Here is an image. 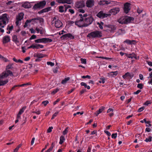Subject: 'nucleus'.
<instances>
[{"mask_svg":"<svg viewBox=\"0 0 152 152\" xmlns=\"http://www.w3.org/2000/svg\"><path fill=\"white\" fill-rule=\"evenodd\" d=\"M12 76V72L10 70H6L2 72L0 75V86H4L8 82L7 80H4L9 75Z\"/></svg>","mask_w":152,"mask_h":152,"instance_id":"f257e3e1","label":"nucleus"},{"mask_svg":"<svg viewBox=\"0 0 152 152\" xmlns=\"http://www.w3.org/2000/svg\"><path fill=\"white\" fill-rule=\"evenodd\" d=\"M102 36L101 32L98 31H92L89 33L87 37L89 38H100Z\"/></svg>","mask_w":152,"mask_h":152,"instance_id":"f03ea898","label":"nucleus"},{"mask_svg":"<svg viewBox=\"0 0 152 152\" xmlns=\"http://www.w3.org/2000/svg\"><path fill=\"white\" fill-rule=\"evenodd\" d=\"M79 15V16L80 17V18H77V20L75 22V25L79 27H86V26H84L86 25L84 23V21H83L84 18H83V15L80 14Z\"/></svg>","mask_w":152,"mask_h":152,"instance_id":"7ed1b4c3","label":"nucleus"},{"mask_svg":"<svg viewBox=\"0 0 152 152\" xmlns=\"http://www.w3.org/2000/svg\"><path fill=\"white\" fill-rule=\"evenodd\" d=\"M8 18H7V15L4 14L2 16H0V26L4 28L6 24V22H8Z\"/></svg>","mask_w":152,"mask_h":152,"instance_id":"20e7f679","label":"nucleus"},{"mask_svg":"<svg viewBox=\"0 0 152 152\" xmlns=\"http://www.w3.org/2000/svg\"><path fill=\"white\" fill-rule=\"evenodd\" d=\"M134 20V18L133 17H128L124 18L122 19H119L118 21L119 23L122 24H127L132 22Z\"/></svg>","mask_w":152,"mask_h":152,"instance_id":"39448f33","label":"nucleus"},{"mask_svg":"<svg viewBox=\"0 0 152 152\" xmlns=\"http://www.w3.org/2000/svg\"><path fill=\"white\" fill-rule=\"evenodd\" d=\"M53 20L52 23H55V26L56 28H59L61 27L63 25L62 23L58 19V18L57 16H55L53 18Z\"/></svg>","mask_w":152,"mask_h":152,"instance_id":"423d86ee","label":"nucleus"},{"mask_svg":"<svg viewBox=\"0 0 152 152\" xmlns=\"http://www.w3.org/2000/svg\"><path fill=\"white\" fill-rule=\"evenodd\" d=\"M46 4V2L45 0L40 1L39 2L35 4L33 7V9L35 10L37 9L38 8H42L45 6Z\"/></svg>","mask_w":152,"mask_h":152,"instance_id":"0eeeda50","label":"nucleus"},{"mask_svg":"<svg viewBox=\"0 0 152 152\" xmlns=\"http://www.w3.org/2000/svg\"><path fill=\"white\" fill-rule=\"evenodd\" d=\"M84 23L86 25L84 26L87 27L92 23L94 20V19L92 16H89L86 18H85V19H84Z\"/></svg>","mask_w":152,"mask_h":152,"instance_id":"6e6552de","label":"nucleus"},{"mask_svg":"<svg viewBox=\"0 0 152 152\" xmlns=\"http://www.w3.org/2000/svg\"><path fill=\"white\" fill-rule=\"evenodd\" d=\"M69 38L70 39H73L75 38L74 36H73L71 34H66L63 35L61 37V39H67Z\"/></svg>","mask_w":152,"mask_h":152,"instance_id":"1a4fd4ad","label":"nucleus"},{"mask_svg":"<svg viewBox=\"0 0 152 152\" xmlns=\"http://www.w3.org/2000/svg\"><path fill=\"white\" fill-rule=\"evenodd\" d=\"M109 15L108 14L104 13L102 11H100L96 15V16L100 18H103L107 17Z\"/></svg>","mask_w":152,"mask_h":152,"instance_id":"9d476101","label":"nucleus"},{"mask_svg":"<svg viewBox=\"0 0 152 152\" xmlns=\"http://www.w3.org/2000/svg\"><path fill=\"white\" fill-rule=\"evenodd\" d=\"M85 5L84 2L81 1H79L76 2L75 7L77 8H82L84 7Z\"/></svg>","mask_w":152,"mask_h":152,"instance_id":"9b49d317","label":"nucleus"},{"mask_svg":"<svg viewBox=\"0 0 152 152\" xmlns=\"http://www.w3.org/2000/svg\"><path fill=\"white\" fill-rule=\"evenodd\" d=\"M131 4L128 3H126L125 4L124 7V11L126 14L128 13L130 10L129 8Z\"/></svg>","mask_w":152,"mask_h":152,"instance_id":"f8f14e48","label":"nucleus"},{"mask_svg":"<svg viewBox=\"0 0 152 152\" xmlns=\"http://www.w3.org/2000/svg\"><path fill=\"white\" fill-rule=\"evenodd\" d=\"M107 28L106 29V31L109 32H113L114 30L115 29V26L113 25H108L106 26Z\"/></svg>","mask_w":152,"mask_h":152,"instance_id":"ddd939ff","label":"nucleus"},{"mask_svg":"<svg viewBox=\"0 0 152 152\" xmlns=\"http://www.w3.org/2000/svg\"><path fill=\"white\" fill-rule=\"evenodd\" d=\"M94 4V2L93 0H88L86 2V5L87 7H92Z\"/></svg>","mask_w":152,"mask_h":152,"instance_id":"4468645a","label":"nucleus"},{"mask_svg":"<svg viewBox=\"0 0 152 152\" xmlns=\"http://www.w3.org/2000/svg\"><path fill=\"white\" fill-rule=\"evenodd\" d=\"M56 1L58 3L68 4H71L72 2V0H56Z\"/></svg>","mask_w":152,"mask_h":152,"instance_id":"2eb2a0df","label":"nucleus"},{"mask_svg":"<svg viewBox=\"0 0 152 152\" xmlns=\"http://www.w3.org/2000/svg\"><path fill=\"white\" fill-rule=\"evenodd\" d=\"M31 46L32 48H33L34 49H38L39 48H44V46L43 45L37 44H32Z\"/></svg>","mask_w":152,"mask_h":152,"instance_id":"dca6fc26","label":"nucleus"},{"mask_svg":"<svg viewBox=\"0 0 152 152\" xmlns=\"http://www.w3.org/2000/svg\"><path fill=\"white\" fill-rule=\"evenodd\" d=\"M10 40V37L9 36H5L3 37V42L4 44H6Z\"/></svg>","mask_w":152,"mask_h":152,"instance_id":"f3484780","label":"nucleus"},{"mask_svg":"<svg viewBox=\"0 0 152 152\" xmlns=\"http://www.w3.org/2000/svg\"><path fill=\"white\" fill-rule=\"evenodd\" d=\"M120 11L119 9L118 8H115L112 9L110 10V12L113 15H115Z\"/></svg>","mask_w":152,"mask_h":152,"instance_id":"a211bd4d","label":"nucleus"},{"mask_svg":"<svg viewBox=\"0 0 152 152\" xmlns=\"http://www.w3.org/2000/svg\"><path fill=\"white\" fill-rule=\"evenodd\" d=\"M51 7H48L45 8L38 12V14H40L44 12H46L51 10Z\"/></svg>","mask_w":152,"mask_h":152,"instance_id":"6ab92c4d","label":"nucleus"},{"mask_svg":"<svg viewBox=\"0 0 152 152\" xmlns=\"http://www.w3.org/2000/svg\"><path fill=\"white\" fill-rule=\"evenodd\" d=\"M22 7L25 8H29L31 7L30 3L26 1L22 3Z\"/></svg>","mask_w":152,"mask_h":152,"instance_id":"aec40b11","label":"nucleus"},{"mask_svg":"<svg viewBox=\"0 0 152 152\" xmlns=\"http://www.w3.org/2000/svg\"><path fill=\"white\" fill-rule=\"evenodd\" d=\"M46 56V55H44L42 53H35L34 55V57H37L38 58H43Z\"/></svg>","mask_w":152,"mask_h":152,"instance_id":"412c9836","label":"nucleus"},{"mask_svg":"<svg viewBox=\"0 0 152 152\" xmlns=\"http://www.w3.org/2000/svg\"><path fill=\"white\" fill-rule=\"evenodd\" d=\"M14 65V64L13 63H10L6 67V70H9L8 69H13L14 67L13 66Z\"/></svg>","mask_w":152,"mask_h":152,"instance_id":"4be33fe9","label":"nucleus"},{"mask_svg":"<svg viewBox=\"0 0 152 152\" xmlns=\"http://www.w3.org/2000/svg\"><path fill=\"white\" fill-rule=\"evenodd\" d=\"M24 14L23 13L21 12L19 13L18 15L16 17V18L17 20H21L23 18Z\"/></svg>","mask_w":152,"mask_h":152,"instance_id":"5701e85b","label":"nucleus"},{"mask_svg":"<svg viewBox=\"0 0 152 152\" xmlns=\"http://www.w3.org/2000/svg\"><path fill=\"white\" fill-rule=\"evenodd\" d=\"M12 40L18 45L17 44L19 43V41L18 40L17 36L16 35H13L12 37Z\"/></svg>","mask_w":152,"mask_h":152,"instance_id":"b1692460","label":"nucleus"},{"mask_svg":"<svg viewBox=\"0 0 152 152\" xmlns=\"http://www.w3.org/2000/svg\"><path fill=\"white\" fill-rule=\"evenodd\" d=\"M135 53H132L129 54H125V56L127 57L128 58H131L132 59L135 57Z\"/></svg>","mask_w":152,"mask_h":152,"instance_id":"393cba45","label":"nucleus"},{"mask_svg":"<svg viewBox=\"0 0 152 152\" xmlns=\"http://www.w3.org/2000/svg\"><path fill=\"white\" fill-rule=\"evenodd\" d=\"M135 41L134 40H130L129 39H126L124 42L126 43L129 45H131L132 44H134V42H135Z\"/></svg>","mask_w":152,"mask_h":152,"instance_id":"a878e982","label":"nucleus"},{"mask_svg":"<svg viewBox=\"0 0 152 152\" xmlns=\"http://www.w3.org/2000/svg\"><path fill=\"white\" fill-rule=\"evenodd\" d=\"M65 140V138L64 136L62 135L60 138V141L59 142V144L60 145H61L64 142Z\"/></svg>","mask_w":152,"mask_h":152,"instance_id":"bb28decb","label":"nucleus"},{"mask_svg":"<svg viewBox=\"0 0 152 152\" xmlns=\"http://www.w3.org/2000/svg\"><path fill=\"white\" fill-rule=\"evenodd\" d=\"M43 39V43H45L47 42H51L52 41V40L51 39L48 38H44Z\"/></svg>","mask_w":152,"mask_h":152,"instance_id":"cd10ccee","label":"nucleus"},{"mask_svg":"<svg viewBox=\"0 0 152 152\" xmlns=\"http://www.w3.org/2000/svg\"><path fill=\"white\" fill-rule=\"evenodd\" d=\"M80 85L81 86H84L85 88H87L88 89H89L90 88V86L87 85L86 83H85L82 82L81 83Z\"/></svg>","mask_w":152,"mask_h":152,"instance_id":"c85d7f7f","label":"nucleus"},{"mask_svg":"<svg viewBox=\"0 0 152 152\" xmlns=\"http://www.w3.org/2000/svg\"><path fill=\"white\" fill-rule=\"evenodd\" d=\"M70 78L69 77H67L66 78H64V79L61 82V83L63 84H65L69 80Z\"/></svg>","mask_w":152,"mask_h":152,"instance_id":"c756f323","label":"nucleus"},{"mask_svg":"<svg viewBox=\"0 0 152 152\" xmlns=\"http://www.w3.org/2000/svg\"><path fill=\"white\" fill-rule=\"evenodd\" d=\"M26 106H24L20 110L18 113L19 114V115H21L23 113L24 110L26 109Z\"/></svg>","mask_w":152,"mask_h":152,"instance_id":"7c9ffc66","label":"nucleus"},{"mask_svg":"<svg viewBox=\"0 0 152 152\" xmlns=\"http://www.w3.org/2000/svg\"><path fill=\"white\" fill-rule=\"evenodd\" d=\"M118 74V72L116 71L114 72H111L110 73V75L112 77H114L116 76Z\"/></svg>","mask_w":152,"mask_h":152,"instance_id":"2f4dec72","label":"nucleus"},{"mask_svg":"<svg viewBox=\"0 0 152 152\" xmlns=\"http://www.w3.org/2000/svg\"><path fill=\"white\" fill-rule=\"evenodd\" d=\"M39 19L38 18H33L29 20H31V22H32L34 23H32V24H34V23H37V21L38 20H39Z\"/></svg>","mask_w":152,"mask_h":152,"instance_id":"473e14b6","label":"nucleus"},{"mask_svg":"<svg viewBox=\"0 0 152 152\" xmlns=\"http://www.w3.org/2000/svg\"><path fill=\"white\" fill-rule=\"evenodd\" d=\"M129 76L130 77H132L131 75L129 72H126V73L124 75H123L122 76L123 78L125 79L127 77Z\"/></svg>","mask_w":152,"mask_h":152,"instance_id":"72a5a7b5","label":"nucleus"},{"mask_svg":"<svg viewBox=\"0 0 152 152\" xmlns=\"http://www.w3.org/2000/svg\"><path fill=\"white\" fill-rule=\"evenodd\" d=\"M43 38L35 40V42L36 43H43Z\"/></svg>","mask_w":152,"mask_h":152,"instance_id":"f704fd0d","label":"nucleus"},{"mask_svg":"<svg viewBox=\"0 0 152 152\" xmlns=\"http://www.w3.org/2000/svg\"><path fill=\"white\" fill-rule=\"evenodd\" d=\"M59 12L61 13H62L64 12V7L63 6H61L58 7Z\"/></svg>","mask_w":152,"mask_h":152,"instance_id":"c9c22d12","label":"nucleus"},{"mask_svg":"<svg viewBox=\"0 0 152 152\" xmlns=\"http://www.w3.org/2000/svg\"><path fill=\"white\" fill-rule=\"evenodd\" d=\"M144 122H145L146 124H149V125H146V126L147 127H148L149 126H151V124H150L151 121H147L146 118H144L143 119Z\"/></svg>","mask_w":152,"mask_h":152,"instance_id":"e433bc0d","label":"nucleus"},{"mask_svg":"<svg viewBox=\"0 0 152 152\" xmlns=\"http://www.w3.org/2000/svg\"><path fill=\"white\" fill-rule=\"evenodd\" d=\"M152 137L151 136H149L148 138H146L145 140L146 142H151L152 141Z\"/></svg>","mask_w":152,"mask_h":152,"instance_id":"4c0bfd02","label":"nucleus"},{"mask_svg":"<svg viewBox=\"0 0 152 152\" xmlns=\"http://www.w3.org/2000/svg\"><path fill=\"white\" fill-rule=\"evenodd\" d=\"M40 29L37 27L36 28V30L37 31L38 33L39 32L41 34H43L42 32V28L40 27Z\"/></svg>","mask_w":152,"mask_h":152,"instance_id":"58836bf2","label":"nucleus"},{"mask_svg":"<svg viewBox=\"0 0 152 152\" xmlns=\"http://www.w3.org/2000/svg\"><path fill=\"white\" fill-rule=\"evenodd\" d=\"M31 23V20H27L25 23L24 25L23 26L24 28L28 26V24L29 23Z\"/></svg>","mask_w":152,"mask_h":152,"instance_id":"ea45409f","label":"nucleus"},{"mask_svg":"<svg viewBox=\"0 0 152 152\" xmlns=\"http://www.w3.org/2000/svg\"><path fill=\"white\" fill-rule=\"evenodd\" d=\"M97 24L99 25L98 26L100 29H103V28L102 26L104 24V23L103 22H101L100 23L98 22L97 23Z\"/></svg>","mask_w":152,"mask_h":152,"instance_id":"a19ab883","label":"nucleus"},{"mask_svg":"<svg viewBox=\"0 0 152 152\" xmlns=\"http://www.w3.org/2000/svg\"><path fill=\"white\" fill-rule=\"evenodd\" d=\"M105 0H101L98 2V4L100 5H104L105 4Z\"/></svg>","mask_w":152,"mask_h":152,"instance_id":"79ce46f5","label":"nucleus"},{"mask_svg":"<svg viewBox=\"0 0 152 152\" xmlns=\"http://www.w3.org/2000/svg\"><path fill=\"white\" fill-rule=\"evenodd\" d=\"M143 84L142 83H139L137 84V87L140 89H142L143 88Z\"/></svg>","mask_w":152,"mask_h":152,"instance_id":"37998d69","label":"nucleus"},{"mask_svg":"<svg viewBox=\"0 0 152 152\" xmlns=\"http://www.w3.org/2000/svg\"><path fill=\"white\" fill-rule=\"evenodd\" d=\"M22 145V144H19L18 145V146L15 149H14V152H17L18 151L19 148H20L21 146Z\"/></svg>","mask_w":152,"mask_h":152,"instance_id":"c03bdc74","label":"nucleus"},{"mask_svg":"<svg viewBox=\"0 0 152 152\" xmlns=\"http://www.w3.org/2000/svg\"><path fill=\"white\" fill-rule=\"evenodd\" d=\"M13 28V25H12L11 26H10L9 25L8 26L7 29V30H9V31H11L12 30Z\"/></svg>","mask_w":152,"mask_h":152,"instance_id":"a18cd8bd","label":"nucleus"},{"mask_svg":"<svg viewBox=\"0 0 152 152\" xmlns=\"http://www.w3.org/2000/svg\"><path fill=\"white\" fill-rule=\"evenodd\" d=\"M100 80L99 81V83H105V79L104 78H100Z\"/></svg>","mask_w":152,"mask_h":152,"instance_id":"49530a36","label":"nucleus"},{"mask_svg":"<svg viewBox=\"0 0 152 152\" xmlns=\"http://www.w3.org/2000/svg\"><path fill=\"white\" fill-rule=\"evenodd\" d=\"M68 127L66 128L65 130L63 132V134L64 135L66 134L68 132Z\"/></svg>","mask_w":152,"mask_h":152,"instance_id":"de8ad7c7","label":"nucleus"},{"mask_svg":"<svg viewBox=\"0 0 152 152\" xmlns=\"http://www.w3.org/2000/svg\"><path fill=\"white\" fill-rule=\"evenodd\" d=\"M59 112L58 111L56 112L54 114L51 118V119L52 120L57 115V114L59 113Z\"/></svg>","mask_w":152,"mask_h":152,"instance_id":"09e8293b","label":"nucleus"},{"mask_svg":"<svg viewBox=\"0 0 152 152\" xmlns=\"http://www.w3.org/2000/svg\"><path fill=\"white\" fill-rule=\"evenodd\" d=\"M64 6L65 7V12H66L67 11V9L71 7V6L69 5H67L66 4H64Z\"/></svg>","mask_w":152,"mask_h":152,"instance_id":"8fccbe9b","label":"nucleus"},{"mask_svg":"<svg viewBox=\"0 0 152 152\" xmlns=\"http://www.w3.org/2000/svg\"><path fill=\"white\" fill-rule=\"evenodd\" d=\"M151 102L150 100L147 101L144 103V104L147 106H148L149 104H151Z\"/></svg>","mask_w":152,"mask_h":152,"instance_id":"3c124183","label":"nucleus"},{"mask_svg":"<svg viewBox=\"0 0 152 152\" xmlns=\"http://www.w3.org/2000/svg\"><path fill=\"white\" fill-rule=\"evenodd\" d=\"M47 64L48 65H50L51 66H54L55 64L54 63H53L50 61L47 62Z\"/></svg>","mask_w":152,"mask_h":152,"instance_id":"603ef678","label":"nucleus"},{"mask_svg":"<svg viewBox=\"0 0 152 152\" xmlns=\"http://www.w3.org/2000/svg\"><path fill=\"white\" fill-rule=\"evenodd\" d=\"M80 60L81 61V62L82 64H86V59L81 58L80 59Z\"/></svg>","mask_w":152,"mask_h":152,"instance_id":"864d4df0","label":"nucleus"},{"mask_svg":"<svg viewBox=\"0 0 152 152\" xmlns=\"http://www.w3.org/2000/svg\"><path fill=\"white\" fill-rule=\"evenodd\" d=\"M81 78L83 79H85L86 78H87L88 79H90L91 78V76L88 75H87L86 76H81Z\"/></svg>","mask_w":152,"mask_h":152,"instance_id":"5fc2aeb1","label":"nucleus"},{"mask_svg":"<svg viewBox=\"0 0 152 152\" xmlns=\"http://www.w3.org/2000/svg\"><path fill=\"white\" fill-rule=\"evenodd\" d=\"M59 90V89L58 88H57L56 89H54L52 93L53 94H55Z\"/></svg>","mask_w":152,"mask_h":152,"instance_id":"6e6d98bb","label":"nucleus"},{"mask_svg":"<svg viewBox=\"0 0 152 152\" xmlns=\"http://www.w3.org/2000/svg\"><path fill=\"white\" fill-rule=\"evenodd\" d=\"M53 129V127L52 126L49 127L48 129H47V133H50L52 131V130Z\"/></svg>","mask_w":152,"mask_h":152,"instance_id":"4d7b16f0","label":"nucleus"},{"mask_svg":"<svg viewBox=\"0 0 152 152\" xmlns=\"http://www.w3.org/2000/svg\"><path fill=\"white\" fill-rule=\"evenodd\" d=\"M117 135V133L113 134L111 135L112 138L115 139L116 138Z\"/></svg>","mask_w":152,"mask_h":152,"instance_id":"13d9d810","label":"nucleus"},{"mask_svg":"<svg viewBox=\"0 0 152 152\" xmlns=\"http://www.w3.org/2000/svg\"><path fill=\"white\" fill-rule=\"evenodd\" d=\"M144 109L145 107H141L138 109L137 112H140L142 111Z\"/></svg>","mask_w":152,"mask_h":152,"instance_id":"bf43d9fd","label":"nucleus"},{"mask_svg":"<svg viewBox=\"0 0 152 152\" xmlns=\"http://www.w3.org/2000/svg\"><path fill=\"white\" fill-rule=\"evenodd\" d=\"M48 103L49 102L47 100L43 101L42 102V104H43L45 106H46Z\"/></svg>","mask_w":152,"mask_h":152,"instance_id":"052dcab7","label":"nucleus"},{"mask_svg":"<svg viewBox=\"0 0 152 152\" xmlns=\"http://www.w3.org/2000/svg\"><path fill=\"white\" fill-rule=\"evenodd\" d=\"M36 38V36L34 35H33L31 36L29 40H31L33 39H35Z\"/></svg>","mask_w":152,"mask_h":152,"instance_id":"680f3d73","label":"nucleus"},{"mask_svg":"<svg viewBox=\"0 0 152 152\" xmlns=\"http://www.w3.org/2000/svg\"><path fill=\"white\" fill-rule=\"evenodd\" d=\"M91 146L90 145L88 146L87 152H91Z\"/></svg>","mask_w":152,"mask_h":152,"instance_id":"e2e57ef3","label":"nucleus"},{"mask_svg":"<svg viewBox=\"0 0 152 152\" xmlns=\"http://www.w3.org/2000/svg\"><path fill=\"white\" fill-rule=\"evenodd\" d=\"M60 101V99L59 98L57 99L53 103V104L54 105H56L57 103Z\"/></svg>","mask_w":152,"mask_h":152,"instance_id":"0e129e2a","label":"nucleus"},{"mask_svg":"<svg viewBox=\"0 0 152 152\" xmlns=\"http://www.w3.org/2000/svg\"><path fill=\"white\" fill-rule=\"evenodd\" d=\"M32 113H35L37 115H39L40 114V112L39 111H37V110L32 112Z\"/></svg>","mask_w":152,"mask_h":152,"instance_id":"69168bd1","label":"nucleus"},{"mask_svg":"<svg viewBox=\"0 0 152 152\" xmlns=\"http://www.w3.org/2000/svg\"><path fill=\"white\" fill-rule=\"evenodd\" d=\"M18 87H19L18 85H15L12 88V90H16Z\"/></svg>","mask_w":152,"mask_h":152,"instance_id":"338daca9","label":"nucleus"},{"mask_svg":"<svg viewBox=\"0 0 152 152\" xmlns=\"http://www.w3.org/2000/svg\"><path fill=\"white\" fill-rule=\"evenodd\" d=\"M141 92V91L140 90H138L134 92L133 94H138Z\"/></svg>","mask_w":152,"mask_h":152,"instance_id":"774afa93","label":"nucleus"}]
</instances>
